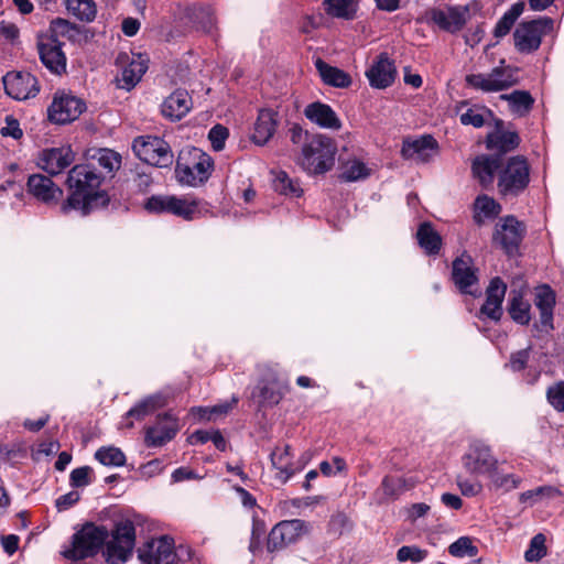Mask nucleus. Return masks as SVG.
Here are the masks:
<instances>
[{"instance_id":"nucleus-4","label":"nucleus","mask_w":564,"mask_h":564,"mask_svg":"<svg viewBox=\"0 0 564 564\" xmlns=\"http://www.w3.org/2000/svg\"><path fill=\"white\" fill-rule=\"evenodd\" d=\"M336 145L324 134L313 137L303 145L300 163L311 174H323L335 163Z\"/></svg>"},{"instance_id":"nucleus-17","label":"nucleus","mask_w":564,"mask_h":564,"mask_svg":"<svg viewBox=\"0 0 564 564\" xmlns=\"http://www.w3.org/2000/svg\"><path fill=\"white\" fill-rule=\"evenodd\" d=\"M462 460L465 469L473 475H489L498 465V460L491 455L490 448L479 442L469 446Z\"/></svg>"},{"instance_id":"nucleus-47","label":"nucleus","mask_w":564,"mask_h":564,"mask_svg":"<svg viewBox=\"0 0 564 564\" xmlns=\"http://www.w3.org/2000/svg\"><path fill=\"white\" fill-rule=\"evenodd\" d=\"M489 477L496 489H500L506 492L518 488L522 482V478L520 476L516 474H506L498 468V465L489 474Z\"/></svg>"},{"instance_id":"nucleus-24","label":"nucleus","mask_w":564,"mask_h":564,"mask_svg":"<svg viewBox=\"0 0 564 564\" xmlns=\"http://www.w3.org/2000/svg\"><path fill=\"white\" fill-rule=\"evenodd\" d=\"M485 143L487 150L501 158L519 147L520 137L516 131L506 130L503 121L497 119L495 129L487 134Z\"/></svg>"},{"instance_id":"nucleus-46","label":"nucleus","mask_w":564,"mask_h":564,"mask_svg":"<svg viewBox=\"0 0 564 564\" xmlns=\"http://www.w3.org/2000/svg\"><path fill=\"white\" fill-rule=\"evenodd\" d=\"M273 188L279 194L291 197H300L303 193L299 181L291 178L284 171L275 173Z\"/></svg>"},{"instance_id":"nucleus-23","label":"nucleus","mask_w":564,"mask_h":564,"mask_svg":"<svg viewBox=\"0 0 564 564\" xmlns=\"http://www.w3.org/2000/svg\"><path fill=\"white\" fill-rule=\"evenodd\" d=\"M26 188L30 195L47 206L56 205L63 197V189L43 174L30 175Z\"/></svg>"},{"instance_id":"nucleus-64","label":"nucleus","mask_w":564,"mask_h":564,"mask_svg":"<svg viewBox=\"0 0 564 564\" xmlns=\"http://www.w3.org/2000/svg\"><path fill=\"white\" fill-rule=\"evenodd\" d=\"M25 456V451L19 445L0 444V458L10 463Z\"/></svg>"},{"instance_id":"nucleus-19","label":"nucleus","mask_w":564,"mask_h":564,"mask_svg":"<svg viewBox=\"0 0 564 564\" xmlns=\"http://www.w3.org/2000/svg\"><path fill=\"white\" fill-rule=\"evenodd\" d=\"M177 431L176 417L169 413L160 414L152 425L145 427L144 444L147 447H161L172 441Z\"/></svg>"},{"instance_id":"nucleus-28","label":"nucleus","mask_w":564,"mask_h":564,"mask_svg":"<svg viewBox=\"0 0 564 564\" xmlns=\"http://www.w3.org/2000/svg\"><path fill=\"white\" fill-rule=\"evenodd\" d=\"M506 291L507 285L499 276L491 279L486 290V301L480 307V315H485L495 322L500 321L503 313L502 302Z\"/></svg>"},{"instance_id":"nucleus-55","label":"nucleus","mask_w":564,"mask_h":564,"mask_svg":"<svg viewBox=\"0 0 564 564\" xmlns=\"http://www.w3.org/2000/svg\"><path fill=\"white\" fill-rule=\"evenodd\" d=\"M132 182H133L134 187L138 189V192L147 193L153 183L151 167L150 166L137 167L133 173Z\"/></svg>"},{"instance_id":"nucleus-38","label":"nucleus","mask_w":564,"mask_h":564,"mask_svg":"<svg viewBox=\"0 0 564 564\" xmlns=\"http://www.w3.org/2000/svg\"><path fill=\"white\" fill-rule=\"evenodd\" d=\"M500 98L508 101L511 112L519 117L528 115L534 105V98L527 90H513Z\"/></svg>"},{"instance_id":"nucleus-5","label":"nucleus","mask_w":564,"mask_h":564,"mask_svg":"<svg viewBox=\"0 0 564 564\" xmlns=\"http://www.w3.org/2000/svg\"><path fill=\"white\" fill-rule=\"evenodd\" d=\"M150 213H169L185 220H193L207 212L206 206L196 199L178 198L176 196L153 195L144 203Z\"/></svg>"},{"instance_id":"nucleus-37","label":"nucleus","mask_w":564,"mask_h":564,"mask_svg":"<svg viewBox=\"0 0 564 564\" xmlns=\"http://www.w3.org/2000/svg\"><path fill=\"white\" fill-rule=\"evenodd\" d=\"M416 239L420 247L429 256L438 254L442 247V237L434 229L431 223H423L416 231Z\"/></svg>"},{"instance_id":"nucleus-33","label":"nucleus","mask_w":564,"mask_h":564,"mask_svg":"<svg viewBox=\"0 0 564 564\" xmlns=\"http://www.w3.org/2000/svg\"><path fill=\"white\" fill-rule=\"evenodd\" d=\"M192 108V98L186 90L177 89L166 97L161 106L162 115L171 121L181 120Z\"/></svg>"},{"instance_id":"nucleus-51","label":"nucleus","mask_w":564,"mask_h":564,"mask_svg":"<svg viewBox=\"0 0 564 564\" xmlns=\"http://www.w3.org/2000/svg\"><path fill=\"white\" fill-rule=\"evenodd\" d=\"M534 304L538 310H554L556 295L550 285L543 284L536 289Z\"/></svg>"},{"instance_id":"nucleus-2","label":"nucleus","mask_w":564,"mask_h":564,"mask_svg":"<svg viewBox=\"0 0 564 564\" xmlns=\"http://www.w3.org/2000/svg\"><path fill=\"white\" fill-rule=\"evenodd\" d=\"M108 538L109 531L105 525L86 522L73 534L70 546L65 549L62 555L74 562L94 557L104 547Z\"/></svg>"},{"instance_id":"nucleus-57","label":"nucleus","mask_w":564,"mask_h":564,"mask_svg":"<svg viewBox=\"0 0 564 564\" xmlns=\"http://www.w3.org/2000/svg\"><path fill=\"white\" fill-rule=\"evenodd\" d=\"M93 468L89 466L78 467L72 470L69 484L73 488L86 487L93 482Z\"/></svg>"},{"instance_id":"nucleus-42","label":"nucleus","mask_w":564,"mask_h":564,"mask_svg":"<svg viewBox=\"0 0 564 564\" xmlns=\"http://www.w3.org/2000/svg\"><path fill=\"white\" fill-rule=\"evenodd\" d=\"M164 405V400L161 394L149 395L145 399L141 400L133 408H131L127 412V417H132L138 421L145 419L148 415L152 414L156 409Z\"/></svg>"},{"instance_id":"nucleus-3","label":"nucleus","mask_w":564,"mask_h":564,"mask_svg":"<svg viewBox=\"0 0 564 564\" xmlns=\"http://www.w3.org/2000/svg\"><path fill=\"white\" fill-rule=\"evenodd\" d=\"M214 169V161L197 148L182 151L176 161L175 173L180 183L198 186L207 182Z\"/></svg>"},{"instance_id":"nucleus-54","label":"nucleus","mask_w":564,"mask_h":564,"mask_svg":"<svg viewBox=\"0 0 564 564\" xmlns=\"http://www.w3.org/2000/svg\"><path fill=\"white\" fill-rule=\"evenodd\" d=\"M427 556V551L416 545H403L397 552L399 562L421 563Z\"/></svg>"},{"instance_id":"nucleus-59","label":"nucleus","mask_w":564,"mask_h":564,"mask_svg":"<svg viewBox=\"0 0 564 564\" xmlns=\"http://www.w3.org/2000/svg\"><path fill=\"white\" fill-rule=\"evenodd\" d=\"M549 403L558 412L564 411V381L549 387L546 391Z\"/></svg>"},{"instance_id":"nucleus-8","label":"nucleus","mask_w":564,"mask_h":564,"mask_svg":"<svg viewBox=\"0 0 564 564\" xmlns=\"http://www.w3.org/2000/svg\"><path fill=\"white\" fill-rule=\"evenodd\" d=\"M132 150L135 155L150 166L169 167L173 163L170 144L160 137L141 135L133 140Z\"/></svg>"},{"instance_id":"nucleus-49","label":"nucleus","mask_w":564,"mask_h":564,"mask_svg":"<svg viewBox=\"0 0 564 564\" xmlns=\"http://www.w3.org/2000/svg\"><path fill=\"white\" fill-rule=\"evenodd\" d=\"M369 176V169L359 160H351L346 162L341 167L339 175L340 180L345 182H356Z\"/></svg>"},{"instance_id":"nucleus-18","label":"nucleus","mask_w":564,"mask_h":564,"mask_svg":"<svg viewBox=\"0 0 564 564\" xmlns=\"http://www.w3.org/2000/svg\"><path fill=\"white\" fill-rule=\"evenodd\" d=\"M40 59L55 75L66 73L67 58L63 52V43L56 36H46L37 43Z\"/></svg>"},{"instance_id":"nucleus-21","label":"nucleus","mask_w":564,"mask_h":564,"mask_svg":"<svg viewBox=\"0 0 564 564\" xmlns=\"http://www.w3.org/2000/svg\"><path fill=\"white\" fill-rule=\"evenodd\" d=\"M452 280L460 293L475 295L473 288L478 284V275L473 258L468 253L464 252L453 261Z\"/></svg>"},{"instance_id":"nucleus-40","label":"nucleus","mask_w":564,"mask_h":564,"mask_svg":"<svg viewBox=\"0 0 564 564\" xmlns=\"http://www.w3.org/2000/svg\"><path fill=\"white\" fill-rule=\"evenodd\" d=\"M562 495L563 492L557 487L545 485L521 492L519 501L521 503H529L530 506H533L539 501L553 500L562 497Z\"/></svg>"},{"instance_id":"nucleus-27","label":"nucleus","mask_w":564,"mask_h":564,"mask_svg":"<svg viewBox=\"0 0 564 564\" xmlns=\"http://www.w3.org/2000/svg\"><path fill=\"white\" fill-rule=\"evenodd\" d=\"M288 391V386L276 378L261 379L252 391V398L258 400L260 408H271L278 405Z\"/></svg>"},{"instance_id":"nucleus-11","label":"nucleus","mask_w":564,"mask_h":564,"mask_svg":"<svg viewBox=\"0 0 564 564\" xmlns=\"http://www.w3.org/2000/svg\"><path fill=\"white\" fill-rule=\"evenodd\" d=\"M466 84L475 89L484 93H494L508 89L518 84L516 69L510 66H498L488 74H470L467 75Z\"/></svg>"},{"instance_id":"nucleus-36","label":"nucleus","mask_w":564,"mask_h":564,"mask_svg":"<svg viewBox=\"0 0 564 564\" xmlns=\"http://www.w3.org/2000/svg\"><path fill=\"white\" fill-rule=\"evenodd\" d=\"M185 14L197 30H202L205 33L213 32L216 20L210 7L193 4L186 8Z\"/></svg>"},{"instance_id":"nucleus-41","label":"nucleus","mask_w":564,"mask_h":564,"mask_svg":"<svg viewBox=\"0 0 564 564\" xmlns=\"http://www.w3.org/2000/svg\"><path fill=\"white\" fill-rule=\"evenodd\" d=\"M530 308L531 305L523 300L521 293H512L508 305V312L512 321L520 325H528L531 319Z\"/></svg>"},{"instance_id":"nucleus-32","label":"nucleus","mask_w":564,"mask_h":564,"mask_svg":"<svg viewBox=\"0 0 564 564\" xmlns=\"http://www.w3.org/2000/svg\"><path fill=\"white\" fill-rule=\"evenodd\" d=\"M304 115L311 122L324 129L338 130L341 127V121L332 107L321 101L307 105Z\"/></svg>"},{"instance_id":"nucleus-56","label":"nucleus","mask_w":564,"mask_h":564,"mask_svg":"<svg viewBox=\"0 0 564 564\" xmlns=\"http://www.w3.org/2000/svg\"><path fill=\"white\" fill-rule=\"evenodd\" d=\"M491 116L490 110H482L476 108H469L466 112L462 113L459 120L464 126H473L475 128H481L486 120L485 115Z\"/></svg>"},{"instance_id":"nucleus-62","label":"nucleus","mask_w":564,"mask_h":564,"mask_svg":"<svg viewBox=\"0 0 564 564\" xmlns=\"http://www.w3.org/2000/svg\"><path fill=\"white\" fill-rule=\"evenodd\" d=\"M531 347L518 350L510 356L509 367L512 371H521L523 370L530 358Z\"/></svg>"},{"instance_id":"nucleus-39","label":"nucleus","mask_w":564,"mask_h":564,"mask_svg":"<svg viewBox=\"0 0 564 564\" xmlns=\"http://www.w3.org/2000/svg\"><path fill=\"white\" fill-rule=\"evenodd\" d=\"M524 7L525 4L523 1L513 3L510 9L505 12L503 15L498 20L494 29V36L497 39L506 36L511 31L518 18L523 13Z\"/></svg>"},{"instance_id":"nucleus-26","label":"nucleus","mask_w":564,"mask_h":564,"mask_svg":"<svg viewBox=\"0 0 564 564\" xmlns=\"http://www.w3.org/2000/svg\"><path fill=\"white\" fill-rule=\"evenodd\" d=\"M118 59L127 63L121 70V75L117 77L118 87L131 90L148 70L149 59L142 54L133 55L131 59L127 54H123L119 55Z\"/></svg>"},{"instance_id":"nucleus-52","label":"nucleus","mask_w":564,"mask_h":564,"mask_svg":"<svg viewBox=\"0 0 564 564\" xmlns=\"http://www.w3.org/2000/svg\"><path fill=\"white\" fill-rule=\"evenodd\" d=\"M546 555L545 536L542 533L534 535L524 553L528 562H538Z\"/></svg>"},{"instance_id":"nucleus-31","label":"nucleus","mask_w":564,"mask_h":564,"mask_svg":"<svg viewBox=\"0 0 564 564\" xmlns=\"http://www.w3.org/2000/svg\"><path fill=\"white\" fill-rule=\"evenodd\" d=\"M502 159L494 154H480L473 160L471 173L482 187L492 185L496 172L501 169Z\"/></svg>"},{"instance_id":"nucleus-15","label":"nucleus","mask_w":564,"mask_h":564,"mask_svg":"<svg viewBox=\"0 0 564 564\" xmlns=\"http://www.w3.org/2000/svg\"><path fill=\"white\" fill-rule=\"evenodd\" d=\"M469 17L468 6H451L446 9L433 8L425 13L427 22H432L441 30L457 33L459 32Z\"/></svg>"},{"instance_id":"nucleus-14","label":"nucleus","mask_w":564,"mask_h":564,"mask_svg":"<svg viewBox=\"0 0 564 564\" xmlns=\"http://www.w3.org/2000/svg\"><path fill=\"white\" fill-rule=\"evenodd\" d=\"M85 109L86 104L83 99L64 90H58L53 97L47 113L52 122L64 124L76 120Z\"/></svg>"},{"instance_id":"nucleus-43","label":"nucleus","mask_w":564,"mask_h":564,"mask_svg":"<svg viewBox=\"0 0 564 564\" xmlns=\"http://www.w3.org/2000/svg\"><path fill=\"white\" fill-rule=\"evenodd\" d=\"M325 12L337 19L352 20L356 14V4L352 0H324Z\"/></svg>"},{"instance_id":"nucleus-20","label":"nucleus","mask_w":564,"mask_h":564,"mask_svg":"<svg viewBox=\"0 0 564 564\" xmlns=\"http://www.w3.org/2000/svg\"><path fill=\"white\" fill-rule=\"evenodd\" d=\"M437 151L438 143L434 137L424 134L416 139L405 138L402 142L401 156L416 163H427L436 155Z\"/></svg>"},{"instance_id":"nucleus-53","label":"nucleus","mask_w":564,"mask_h":564,"mask_svg":"<svg viewBox=\"0 0 564 564\" xmlns=\"http://www.w3.org/2000/svg\"><path fill=\"white\" fill-rule=\"evenodd\" d=\"M449 554L453 556H476L478 549L473 544V541L468 536H462L453 542L448 547Z\"/></svg>"},{"instance_id":"nucleus-22","label":"nucleus","mask_w":564,"mask_h":564,"mask_svg":"<svg viewBox=\"0 0 564 564\" xmlns=\"http://www.w3.org/2000/svg\"><path fill=\"white\" fill-rule=\"evenodd\" d=\"M6 93L17 99L25 100L36 96L39 84L35 76L28 72H10L3 77Z\"/></svg>"},{"instance_id":"nucleus-50","label":"nucleus","mask_w":564,"mask_h":564,"mask_svg":"<svg viewBox=\"0 0 564 564\" xmlns=\"http://www.w3.org/2000/svg\"><path fill=\"white\" fill-rule=\"evenodd\" d=\"M100 167L107 173L113 174L121 166V155L111 149H99L95 155Z\"/></svg>"},{"instance_id":"nucleus-35","label":"nucleus","mask_w":564,"mask_h":564,"mask_svg":"<svg viewBox=\"0 0 564 564\" xmlns=\"http://www.w3.org/2000/svg\"><path fill=\"white\" fill-rule=\"evenodd\" d=\"M314 64L322 80L326 85L338 88H347L350 86L351 78L346 72L327 64L322 58H317Z\"/></svg>"},{"instance_id":"nucleus-13","label":"nucleus","mask_w":564,"mask_h":564,"mask_svg":"<svg viewBox=\"0 0 564 564\" xmlns=\"http://www.w3.org/2000/svg\"><path fill=\"white\" fill-rule=\"evenodd\" d=\"M310 530V523L302 519L281 521L271 529L268 535L267 550L271 553L280 551L289 544L295 543Z\"/></svg>"},{"instance_id":"nucleus-61","label":"nucleus","mask_w":564,"mask_h":564,"mask_svg":"<svg viewBox=\"0 0 564 564\" xmlns=\"http://www.w3.org/2000/svg\"><path fill=\"white\" fill-rule=\"evenodd\" d=\"M456 484L463 496L475 497L482 490V485L475 479H468L464 476H457Z\"/></svg>"},{"instance_id":"nucleus-45","label":"nucleus","mask_w":564,"mask_h":564,"mask_svg":"<svg viewBox=\"0 0 564 564\" xmlns=\"http://www.w3.org/2000/svg\"><path fill=\"white\" fill-rule=\"evenodd\" d=\"M501 210V206L491 197L487 195H480L475 200V215L474 219L477 224H481L484 218H494L498 216Z\"/></svg>"},{"instance_id":"nucleus-63","label":"nucleus","mask_w":564,"mask_h":564,"mask_svg":"<svg viewBox=\"0 0 564 564\" xmlns=\"http://www.w3.org/2000/svg\"><path fill=\"white\" fill-rule=\"evenodd\" d=\"M305 467V462L303 464H297L296 462H293L292 459L288 462L284 468H280L276 474L275 478L281 484H286L295 474L300 473Z\"/></svg>"},{"instance_id":"nucleus-29","label":"nucleus","mask_w":564,"mask_h":564,"mask_svg":"<svg viewBox=\"0 0 564 564\" xmlns=\"http://www.w3.org/2000/svg\"><path fill=\"white\" fill-rule=\"evenodd\" d=\"M74 160L75 155L69 147L45 149L40 155L39 166L51 175H57Z\"/></svg>"},{"instance_id":"nucleus-10","label":"nucleus","mask_w":564,"mask_h":564,"mask_svg":"<svg viewBox=\"0 0 564 564\" xmlns=\"http://www.w3.org/2000/svg\"><path fill=\"white\" fill-rule=\"evenodd\" d=\"M527 228L516 216L508 215L500 219L496 225L492 241L499 246L503 252L513 257L519 253L520 245L525 236Z\"/></svg>"},{"instance_id":"nucleus-6","label":"nucleus","mask_w":564,"mask_h":564,"mask_svg":"<svg viewBox=\"0 0 564 564\" xmlns=\"http://www.w3.org/2000/svg\"><path fill=\"white\" fill-rule=\"evenodd\" d=\"M530 183V165L522 155L510 158L500 170L498 189L503 196H518Z\"/></svg>"},{"instance_id":"nucleus-9","label":"nucleus","mask_w":564,"mask_h":564,"mask_svg":"<svg viewBox=\"0 0 564 564\" xmlns=\"http://www.w3.org/2000/svg\"><path fill=\"white\" fill-rule=\"evenodd\" d=\"M135 544V527L132 521L123 520L116 524L112 540L107 544V562L117 564L127 562Z\"/></svg>"},{"instance_id":"nucleus-25","label":"nucleus","mask_w":564,"mask_h":564,"mask_svg":"<svg viewBox=\"0 0 564 564\" xmlns=\"http://www.w3.org/2000/svg\"><path fill=\"white\" fill-rule=\"evenodd\" d=\"M366 76L372 88L384 89L394 83L397 67L388 53H380L377 59L367 69Z\"/></svg>"},{"instance_id":"nucleus-30","label":"nucleus","mask_w":564,"mask_h":564,"mask_svg":"<svg viewBox=\"0 0 564 564\" xmlns=\"http://www.w3.org/2000/svg\"><path fill=\"white\" fill-rule=\"evenodd\" d=\"M417 479L387 475L382 478L380 487L375 495L380 503L398 499L403 492L415 487Z\"/></svg>"},{"instance_id":"nucleus-60","label":"nucleus","mask_w":564,"mask_h":564,"mask_svg":"<svg viewBox=\"0 0 564 564\" xmlns=\"http://www.w3.org/2000/svg\"><path fill=\"white\" fill-rule=\"evenodd\" d=\"M228 137V129L221 124L214 126L208 132V139L213 150L215 151H221L225 148V142Z\"/></svg>"},{"instance_id":"nucleus-44","label":"nucleus","mask_w":564,"mask_h":564,"mask_svg":"<svg viewBox=\"0 0 564 564\" xmlns=\"http://www.w3.org/2000/svg\"><path fill=\"white\" fill-rule=\"evenodd\" d=\"M66 8L79 21L91 22L97 14L96 3L93 0H66Z\"/></svg>"},{"instance_id":"nucleus-48","label":"nucleus","mask_w":564,"mask_h":564,"mask_svg":"<svg viewBox=\"0 0 564 564\" xmlns=\"http://www.w3.org/2000/svg\"><path fill=\"white\" fill-rule=\"evenodd\" d=\"M95 458L101 465L121 467L126 464L124 453L115 446H102L95 453Z\"/></svg>"},{"instance_id":"nucleus-12","label":"nucleus","mask_w":564,"mask_h":564,"mask_svg":"<svg viewBox=\"0 0 564 564\" xmlns=\"http://www.w3.org/2000/svg\"><path fill=\"white\" fill-rule=\"evenodd\" d=\"M310 530V523L302 519L281 521L271 529L268 535L267 550L271 553L280 551L289 544L295 543Z\"/></svg>"},{"instance_id":"nucleus-58","label":"nucleus","mask_w":564,"mask_h":564,"mask_svg":"<svg viewBox=\"0 0 564 564\" xmlns=\"http://www.w3.org/2000/svg\"><path fill=\"white\" fill-rule=\"evenodd\" d=\"M270 459L273 468L278 471L280 468H284L289 460L292 459L291 446L284 444L283 446H276L271 455Z\"/></svg>"},{"instance_id":"nucleus-1","label":"nucleus","mask_w":564,"mask_h":564,"mask_svg":"<svg viewBox=\"0 0 564 564\" xmlns=\"http://www.w3.org/2000/svg\"><path fill=\"white\" fill-rule=\"evenodd\" d=\"M104 176L91 164H77L68 172L66 186L69 195L59 209L64 215L75 210L87 216L94 209L108 204L109 197L100 189Z\"/></svg>"},{"instance_id":"nucleus-34","label":"nucleus","mask_w":564,"mask_h":564,"mask_svg":"<svg viewBox=\"0 0 564 564\" xmlns=\"http://www.w3.org/2000/svg\"><path fill=\"white\" fill-rule=\"evenodd\" d=\"M275 128L274 112L270 109L260 110L254 123L252 141L259 145L265 144L274 134Z\"/></svg>"},{"instance_id":"nucleus-16","label":"nucleus","mask_w":564,"mask_h":564,"mask_svg":"<svg viewBox=\"0 0 564 564\" xmlns=\"http://www.w3.org/2000/svg\"><path fill=\"white\" fill-rule=\"evenodd\" d=\"M138 557L143 564H176L174 540L169 535L152 539L138 550Z\"/></svg>"},{"instance_id":"nucleus-7","label":"nucleus","mask_w":564,"mask_h":564,"mask_svg":"<svg viewBox=\"0 0 564 564\" xmlns=\"http://www.w3.org/2000/svg\"><path fill=\"white\" fill-rule=\"evenodd\" d=\"M553 29L554 21L550 17L523 21L513 33L514 46L520 53H533L539 50L542 37L552 33Z\"/></svg>"}]
</instances>
